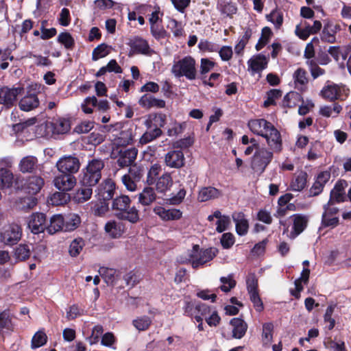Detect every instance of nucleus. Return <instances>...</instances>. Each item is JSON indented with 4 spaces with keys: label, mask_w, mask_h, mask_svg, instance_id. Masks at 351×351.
I'll use <instances>...</instances> for the list:
<instances>
[{
    "label": "nucleus",
    "mask_w": 351,
    "mask_h": 351,
    "mask_svg": "<svg viewBox=\"0 0 351 351\" xmlns=\"http://www.w3.org/2000/svg\"><path fill=\"white\" fill-rule=\"evenodd\" d=\"M105 230L110 237L118 238L123 232L124 228L121 223L110 221L105 225Z\"/></svg>",
    "instance_id": "38"
},
{
    "label": "nucleus",
    "mask_w": 351,
    "mask_h": 351,
    "mask_svg": "<svg viewBox=\"0 0 351 351\" xmlns=\"http://www.w3.org/2000/svg\"><path fill=\"white\" fill-rule=\"evenodd\" d=\"M232 219L236 226V231L239 235L243 236L247 234L248 231V221L243 213H234Z\"/></svg>",
    "instance_id": "26"
},
{
    "label": "nucleus",
    "mask_w": 351,
    "mask_h": 351,
    "mask_svg": "<svg viewBox=\"0 0 351 351\" xmlns=\"http://www.w3.org/2000/svg\"><path fill=\"white\" fill-rule=\"evenodd\" d=\"M274 325L272 323H265L263 326V341L265 343H269L271 341L273 338Z\"/></svg>",
    "instance_id": "60"
},
{
    "label": "nucleus",
    "mask_w": 351,
    "mask_h": 351,
    "mask_svg": "<svg viewBox=\"0 0 351 351\" xmlns=\"http://www.w3.org/2000/svg\"><path fill=\"white\" fill-rule=\"evenodd\" d=\"M23 88L21 87L9 88L4 86L0 88V104L6 108H11L16 101L17 96L21 93Z\"/></svg>",
    "instance_id": "11"
},
{
    "label": "nucleus",
    "mask_w": 351,
    "mask_h": 351,
    "mask_svg": "<svg viewBox=\"0 0 351 351\" xmlns=\"http://www.w3.org/2000/svg\"><path fill=\"white\" fill-rule=\"evenodd\" d=\"M47 337L44 331L38 330L32 339V348H37L43 346L47 342Z\"/></svg>",
    "instance_id": "54"
},
{
    "label": "nucleus",
    "mask_w": 351,
    "mask_h": 351,
    "mask_svg": "<svg viewBox=\"0 0 351 351\" xmlns=\"http://www.w3.org/2000/svg\"><path fill=\"white\" fill-rule=\"evenodd\" d=\"M56 167L61 173L73 174L78 171L80 162L77 158L65 156L60 158L56 162Z\"/></svg>",
    "instance_id": "10"
},
{
    "label": "nucleus",
    "mask_w": 351,
    "mask_h": 351,
    "mask_svg": "<svg viewBox=\"0 0 351 351\" xmlns=\"http://www.w3.org/2000/svg\"><path fill=\"white\" fill-rule=\"evenodd\" d=\"M165 163L169 168L180 169L185 165V157L181 150H171L165 156Z\"/></svg>",
    "instance_id": "13"
},
{
    "label": "nucleus",
    "mask_w": 351,
    "mask_h": 351,
    "mask_svg": "<svg viewBox=\"0 0 351 351\" xmlns=\"http://www.w3.org/2000/svg\"><path fill=\"white\" fill-rule=\"evenodd\" d=\"M64 231L69 232L75 230L80 223V217L75 213H69L64 217Z\"/></svg>",
    "instance_id": "40"
},
{
    "label": "nucleus",
    "mask_w": 351,
    "mask_h": 351,
    "mask_svg": "<svg viewBox=\"0 0 351 351\" xmlns=\"http://www.w3.org/2000/svg\"><path fill=\"white\" fill-rule=\"evenodd\" d=\"M47 126L51 130L53 134H56L67 133L71 128L69 121L62 118L53 120L47 124Z\"/></svg>",
    "instance_id": "22"
},
{
    "label": "nucleus",
    "mask_w": 351,
    "mask_h": 351,
    "mask_svg": "<svg viewBox=\"0 0 351 351\" xmlns=\"http://www.w3.org/2000/svg\"><path fill=\"white\" fill-rule=\"evenodd\" d=\"M330 178V173L329 171H322L319 173L313 186L310 189V193L313 196L318 195L322 193L325 184L328 182Z\"/></svg>",
    "instance_id": "17"
},
{
    "label": "nucleus",
    "mask_w": 351,
    "mask_h": 351,
    "mask_svg": "<svg viewBox=\"0 0 351 351\" xmlns=\"http://www.w3.org/2000/svg\"><path fill=\"white\" fill-rule=\"evenodd\" d=\"M121 182L126 189L129 191L133 192L138 189V184L139 182L134 181V180H133V178H132L128 174H125L122 176Z\"/></svg>",
    "instance_id": "61"
},
{
    "label": "nucleus",
    "mask_w": 351,
    "mask_h": 351,
    "mask_svg": "<svg viewBox=\"0 0 351 351\" xmlns=\"http://www.w3.org/2000/svg\"><path fill=\"white\" fill-rule=\"evenodd\" d=\"M342 110L341 106L335 104L333 108L329 106H324L320 108L319 113L324 117H337Z\"/></svg>",
    "instance_id": "47"
},
{
    "label": "nucleus",
    "mask_w": 351,
    "mask_h": 351,
    "mask_svg": "<svg viewBox=\"0 0 351 351\" xmlns=\"http://www.w3.org/2000/svg\"><path fill=\"white\" fill-rule=\"evenodd\" d=\"M273 158V152L266 148H258L251 162L252 170L258 175H261Z\"/></svg>",
    "instance_id": "6"
},
{
    "label": "nucleus",
    "mask_w": 351,
    "mask_h": 351,
    "mask_svg": "<svg viewBox=\"0 0 351 351\" xmlns=\"http://www.w3.org/2000/svg\"><path fill=\"white\" fill-rule=\"evenodd\" d=\"M221 196V192L213 186L202 187L198 193L197 199L199 202H204L211 199H217Z\"/></svg>",
    "instance_id": "28"
},
{
    "label": "nucleus",
    "mask_w": 351,
    "mask_h": 351,
    "mask_svg": "<svg viewBox=\"0 0 351 351\" xmlns=\"http://www.w3.org/2000/svg\"><path fill=\"white\" fill-rule=\"evenodd\" d=\"M93 187L80 185V187L73 194V201L76 203H84L90 199L93 194Z\"/></svg>",
    "instance_id": "31"
},
{
    "label": "nucleus",
    "mask_w": 351,
    "mask_h": 351,
    "mask_svg": "<svg viewBox=\"0 0 351 351\" xmlns=\"http://www.w3.org/2000/svg\"><path fill=\"white\" fill-rule=\"evenodd\" d=\"M335 308V305L328 306L324 315V322L328 324L326 327L328 330H332L335 325V320L332 317Z\"/></svg>",
    "instance_id": "62"
},
{
    "label": "nucleus",
    "mask_w": 351,
    "mask_h": 351,
    "mask_svg": "<svg viewBox=\"0 0 351 351\" xmlns=\"http://www.w3.org/2000/svg\"><path fill=\"white\" fill-rule=\"evenodd\" d=\"M171 71L176 77H184L189 80H194L197 75L196 61L191 56H184L174 61Z\"/></svg>",
    "instance_id": "3"
},
{
    "label": "nucleus",
    "mask_w": 351,
    "mask_h": 351,
    "mask_svg": "<svg viewBox=\"0 0 351 351\" xmlns=\"http://www.w3.org/2000/svg\"><path fill=\"white\" fill-rule=\"evenodd\" d=\"M58 40L66 49H72L74 46V40L69 32H62L58 36Z\"/></svg>",
    "instance_id": "59"
},
{
    "label": "nucleus",
    "mask_w": 351,
    "mask_h": 351,
    "mask_svg": "<svg viewBox=\"0 0 351 351\" xmlns=\"http://www.w3.org/2000/svg\"><path fill=\"white\" fill-rule=\"evenodd\" d=\"M308 174L305 171H300L294 174L290 184V188L294 191H301L306 186Z\"/></svg>",
    "instance_id": "27"
},
{
    "label": "nucleus",
    "mask_w": 351,
    "mask_h": 351,
    "mask_svg": "<svg viewBox=\"0 0 351 351\" xmlns=\"http://www.w3.org/2000/svg\"><path fill=\"white\" fill-rule=\"evenodd\" d=\"M69 199L68 194L62 192H56L51 195L50 202L53 205L59 206L66 203Z\"/></svg>",
    "instance_id": "57"
},
{
    "label": "nucleus",
    "mask_w": 351,
    "mask_h": 351,
    "mask_svg": "<svg viewBox=\"0 0 351 351\" xmlns=\"http://www.w3.org/2000/svg\"><path fill=\"white\" fill-rule=\"evenodd\" d=\"M104 162L101 159L90 160L86 168L79 175V183L82 186H95L101 178Z\"/></svg>",
    "instance_id": "2"
},
{
    "label": "nucleus",
    "mask_w": 351,
    "mask_h": 351,
    "mask_svg": "<svg viewBox=\"0 0 351 351\" xmlns=\"http://www.w3.org/2000/svg\"><path fill=\"white\" fill-rule=\"evenodd\" d=\"M268 62V58L263 54H258L251 58L248 62V66L252 73L261 71L266 68Z\"/></svg>",
    "instance_id": "23"
},
{
    "label": "nucleus",
    "mask_w": 351,
    "mask_h": 351,
    "mask_svg": "<svg viewBox=\"0 0 351 351\" xmlns=\"http://www.w3.org/2000/svg\"><path fill=\"white\" fill-rule=\"evenodd\" d=\"M144 173L145 170L143 167L134 165L130 167L127 174L133 178L134 181H137L140 183Z\"/></svg>",
    "instance_id": "55"
},
{
    "label": "nucleus",
    "mask_w": 351,
    "mask_h": 351,
    "mask_svg": "<svg viewBox=\"0 0 351 351\" xmlns=\"http://www.w3.org/2000/svg\"><path fill=\"white\" fill-rule=\"evenodd\" d=\"M13 180L14 176L10 170L4 168L0 169V189L11 187Z\"/></svg>",
    "instance_id": "41"
},
{
    "label": "nucleus",
    "mask_w": 351,
    "mask_h": 351,
    "mask_svg": "<svg viewBox=\"0 0 351 351\" xmlns=\"http://www.w3.org/2000/svg\"><path fill=\"white\" fill-rule=\"evenodd\" d=\"M110 53V47L104 43L98 45L93 51L92 59L94 61L108 56Z\"/></svg>",
    "instance_id": "50"
},
{
    "label": "nucleus",
    "mask_w": 351,
    "mask_h": 351,
    "mask_svg": "<svg viewBox=\"0 0 351 351\" xmlns=\"http://www.w3.org/2000/svg\"><path fill=\"white\" fill-rule=\"evenodd\" d=\"M152 320L146 315L138 317L132 321L134 328L138 331L147 330L152 324Z\"/></svg>",
    "instance_id": "43"
},
{
    "label": "nucleus",
    "mask_w": 351,
    "mask_h": 351,
    "mask_svg": "<svg viewBox=\"0 0 351 351\" xmlns=\"http://www.w3.org/2000/svg\"><path fill=\"white\" fill-rule=\"evenodd\" d=\"M219 280L221 285L219 289L225 293L229 292L232 289L235 287L237 284L233 278L232 274H229L227 277H221Z\"/></svg>",
    "instance_id": "51"
},
{
    "label": "nucleus",
    "mask_w": 351,
    "mask_h": 351,
    "mask_svg": "<svg viewBox=\"0 0 351 351\" xmlns=\"http://www.w3.org/2000/svg\"><path fill=\"white\" fill-rule=\"evenodd\" d=\"M266 19L274 25L276 29H280L283 23V14L276 9L273 10L269 14H267Z\"/></svg>",
    "instance_id": "46"
},
{
    "label": "nucleus",
    "mask_w": 351,
    "mask_h": 351,
    "mask_svg": "<svg viewBox=\"0 0 351 351\" xmlns=\"http://www.w3.org/2000/svg\"><path fill=\"white\" fill-rule=\"evenodd\" d=\"M22 229L16 223L4 226L0 230V242L5 245H14L21 239Z\"/></svg>",
    "instance_id": "7"
},
{
    "label": "nucleus",
    "mask_w": 351,
    "mask_h": 351,
    "mask_svg": "<svg viewBox=\"0 0 351 351\" xmlns=\"http://www.w3.org/2000/svg\"><path fill=\"white\" fill-rule=\"evenodd\" d=\"M293 220V230L294 236H298L304 231L307 226L308 217L305 215L296 214L291 216Z\"/></svg>",
    "instance_id": "33"
},
{
    "label": "nucleus",
    "mask_w": 351,
    "mask_h": 351,
    "mask_svg": "<svg viewBox=\"0 0 351 351\" xmlns=\"http://www.w3.org/2000/svg\"><path fill=\"white\" fill-rule=\"evenodd\" d=\"M44 184V180L40 176H33L27 180L25 189L28 193L35 195L41 190Z\"/></svg>",
    "instance_id": "25"
},
{
    "label": "nucleus",
    "mask_w": 351,
    "mask_h": 351,
    "mask_svg": "<svg viewBox=\"0 0 351 351\" xmlns=\"http://www.w3.org/2000/svg\"><path fill=\"white\" fill-rule=\"evenodd\" d=\"M216 63L208 58H202L200 60L199 74L202 79H204L206 75L212 71L215 66Z\"/></svg>",
    "instance_id": "52"
},
{
    "label": "nucleus",
    "mask_w": 351,
    "mask_h": 351,
    "mask_svg": "<svg viewBox=\"0 0 351 351\" xmlns=\"http://www.w3.org/2000/svg\"><path fill=\"white\" fill-rule=\"evenodd\" d=\"M247 125L254 134L264 137L274 152H281V136L272 123L264 119H256L250 120Z\"/></svg>",
    "instance_id": "1"
},
{
    "label": "nucleus",
    "mask_w": 351,
    "mask_h": 351,
    "mask_svg": "<svg viewBox=\"0 0 351 351\" xmlns=\"http://www.w3.org/2000/svg\"><path fill=\"white\" fill-rule=\"evenodd\" d=\"M131 200L127 195H123L115 198L112 204V209L119 213L117 216L121 219L135 223L139 220L138 211L134 207H130Z\"/></svg>",
    "instance_id": "4"
},
{
    "label": "nucleus",
    "mask_w": 351,
    "mask_h": 351,
    "mask_svg": "<svg viewBox=\"0 0 351 351\" xmlns=\"http://www.w3.org/2000/svg\"><path fill=\"white\" fill-rule=\"evenodd\" d=\"M138 150L136 148L121 150L117 161L118 165L121 168L132 165L136 158Z\"/></svg>",
    "instance_id": "16"
},
{
    "label": "nucleus",
    "mask_w": 351,
    "mask_h": 351,
    "mask_svg": "<svg viewBox=\"0 0 351 351\" xmlns=\"http://www.w3.org/2000/svg\"><path fill=\"white\" fill-rule=\"evenodd\" d=\"M341 30V26L339 24H334L331 22H327L322 29L321 39L322 41L328 43H335L337 41L336 34Z\"/></svg>",
    "instance_id": "14"
},
{
    "label": "nucleus",
    "mask_w": 351,
    "mask_h": 351,
    "mask_svg": "<svg viewBox=\"0 0 351 351\" xmlns=\"http://www.w3.org/2000/svg\"><path fill=\"white\" fill-rule=\"evenodd\" d=\"M167 116L162 113L149 114L144 122L147 129H161L166 124Z\"/></svg>",
    "instance_id": "21"
},
{
    "label": "nucleus",
    "mask_w": 351,
    "mask_h": 351,
    "mask_svg": "<svg viewBox=\"0 0 351 351\" xmlns=\"http://www.w3.org/2000/svg\"><path fill=\"white\" fill-rule=\"evenodd\" d=\"M156 199V194L152 187H145L138 194V202L143 206H149Z\"/></svg>",
    "instance_id": "36"
},
{
    "label": "nucleus",
    "mask_w": 351,
    "mask_h": 351,
    "mask_svg": "<svg viewBox=\"0 0 351 351\" xmlns=\"http://www.w3.org/2000/svg\"><path fill=\"white\" fill-rule=\"evenodd\" d=\"M162 134V131L161 129H147V130L140 138L139 143L141 145H145L160 137Z\"/></svg>",
    "instance_id": "39"
},
{
    "label": "nucleus",
    "mask_w": 351,
    "mask_h": 351,
    "mask_svg": "<svg viewBox=\"0 0 351 351\" xmlns=\"http://www.w3.org/2000/svg\"><path fill=\"white\" fill-rule=\"evenodd\" d=\"M133 52L150 56L153 51L150 49L147 40L141 38H134L130 43Z\"/></svg>",
    "instance_id": "24"
},
{
    "label": "nucleus",
    "mask_w": 351,
    "mask_h": 351,
    "mask_svg": "<svg viewBox=\"0 0 351 351\" xmlns=\"http://www.w3.org/2000/svg\"><path fill=\"white\" fill-rule=\"evenodd\" d=\"M306 64L308 66L311 75L314 79H316L325 73L324 69L320 68L313 60H308Z\"/></svg>",
    "instance_id": "63"
},
{
    "label": "nucleus",
    "mask_w": 351,
    "mask_h": 351,
    "mask_svg": "<svg viewBox=\"0 0 351 351\" xmlns=\"http://www.w3.org/2000/svg\"><path fill=\"white\" fill-rule=\"evenodd\" d=\"M232 326V337L235 339L242 338L247 329V325L244 320L240 318H233L230 320Z\"/></svg>",
    "instance_id": "30"
},
{
    "label": "nucleus",
    "mask_w": 351,
    "mask_h": 351,
    "mask_svg": "<svg viewBox=\"0 0 351 351\" xmlns=\"http://www.w3.org/2000/svg\"><path fill=\"white\" fill-rule=\"evenodd\" d=\"M14 255L19 261H24L30 256V250L27 245H19L15 250Z\"/></svg>",
    "instance_id": "58"
},
{
    "label": "nucleus",
    "mask_w": 351,
    "mask_h": 351,
    "mask_svg": "<svg viewBox=\"0 0 351 351\" xmlns=\"http://www.w3.org/2000/svg\"><path fill=\"white\" fill-rule=\"evenodd\" d=\"M99 273L108 285H112L114 282L117 273L115 269L102 267L99 268Z\"/></svg>",
    "instance_id": "48"
},
{
    "label": "nucleus",
    "mask_w": 351,
    "mask_h": 351,
    "mask_svg": "<svg viewBox=\"0 0 351 351\" xmlns=\"http://www.w3.org/2000/svg\"><path fill=\"white\" fill-rule=\"evenodd\" d=\"M114 190L115 184L113 181L111 180H106L99 186L97 195L99 199L105 202L113 197Z\"/></svg>",
    "instance_id": "20"
},
{
    "label": "nucleus",
    "mask_w": 351,
    "mask_h": 351,
    "mask_svg": "<svg viewBox=\"0 0 351 351\" xmlns=\"http://www.w3.org/2000/svg\"><path fill=\"white\" fill-rule=\"evenodd\" d=\"M167 27L171 30L173 35L176 37L181 36L183 34L182 24L175 19H171L169 21Z\"/></svg>",
    "instance_id": "64"
},
{
    "label": "nucleus",
    "mask_w": 351,
    "mask_h": 351,
    "mask_svg": "<svg viewBox=\"0 0 351 351\" xmlns=\"http://www.w3.org/2000/svg\"><path fill=\"white\" fill-rule=\"evenodd\" d=\"M173 184V180L169 173L162 174L156 181V188L159 193H165L170 189Z\"/></svg>",
    "instance_id": "37"
},
{
    "label": "nucleus",
    "mask_w": 351,
    "mask_h": 351,
    "mask_svg": "<svg viewBox=\"0 0 351 351\" xmlns=\"http://www.w3.org/2000/svg\"><path fill=\"white\" fill-rule=\"evenodd\" d=\"M200 51L204 52H217L219 49V46L213 42L207 40H201L198 44Z\"/></svg>",
    "instance_id": "56"
},
{
    "label": "nucleus",
    "mask_w": 351,
    "mask_h": 351,
    "mask_svg": "<svg viewBox=\"0 0 351 351\" xmlns=\"http://www.w3.org/2000/svg\"><path fill=\"white\" fill-rule=\"evenodd\" d=\"M349 95V89L345 86L336 84H328L321 90V95L330 101L335 100L344 101Z\"/></svg>",
    "instance_id": "8"
},
{
    "label": "nucleus",
    "mask_w": 351,
    "mask_h": 351,
    "mask_svg": "<svg viewBox=\"0 0 351 351\" xmlns=\"http://www.w3.org/2000/svg\"><path fill=\"white\" fill-rule=\"evenodd\" d=\"M85 245V242L82 238L73 239L69 245V252L73 257L77 256Z\"/></svg>",
    "instance_id": "44"
},
{
    "label": "nucleus",
    "mask_w": 351,
    "mask_h": 351,
    "mask_svg": "<svg viewBox=\"0 0 351 351\" xmlns=\"http://www.w3.org/2000/svg\"><path fill=\"white\" fill-rule=\"evenodd\" d=\"M217 253V250L215 248L200 249L198 245H195L189 251L188 257L182 261V263H190L193 269H197L212 261Z\"/></svg>",
    "instance_id": "5"
},
{
    "label": "nucleus",
    "mask_w": 351,
    "mask_h": 351,
    "mask_svg": "<svg viewBox=\"0 0 351 351\" xmlns=\"http://www.w3.org/2000/svg\"><path fill=\"white\" fill-rule=\"evenodd\" d=\"M139 105L145 109L152 108H162L165 107V101L161 99H157L150 94L143 95L138 101Z\"/></svg>",
    "instance_id": "19"
},
{
    "label": "nucleus",
    "mask_w": 351,
    "mask_h": 351,
    "mask_svg": "<svg viewBox=\"0 0 351 351\" xmlns=\"http://www.w3.org/2000/svg\"><path fill=\"white\" fill-rule=\"evenodd\" d=\"M64 219L62 215H53L50 219L49 224L46 226V230L51 234H55L60 230L64 231Z\"/></svg>",
    "instance_id": "34"
},
{
    "label": "nucleus",
    "mask_w": 351,
    "mask_h": 351,
    "mask_svg": "<svg viewBox=\"0 0 351 351\" xmlns=\"http://www.w3.org/2000/svg\"><path fill=\"white\" fill-rule=\"evenodd\" d=\"M77 182L74 176L70 173H63L56 176L53 179L56 188L62 191H69L74 188Z\"/></svg>",
    "instance_id": "12"
},
{
    "label": "nucleus",
    "mask_w": 351,
    "mask_h": 351,
    "mask_svg": "<svg viewBox=\"0 0 351 351\" xmlns=\"http://www.w3.org/2000/svg\"><path fill=\"white\" fill-rule=\"evenodd\" d=\"M46 216L43 213H34L31 215L28 227L34 234L43 232L46 230Z\"/></svg>",
    "instance_id": "15"
},
{
    "label": "nucleus",
    "mask_w": 351,
    "mask_h": 351,
    "mask_svg": "<svg viewBox=\"0 0 351 351\" xmlns=\"http://www.w3.org/2000/svg\"><path fill=\"white\" fill-rule=\"evenodd\" d=\"M300 98V95L298 93L290 92L284 97L282 106L287 108H293L297 105V101Z\"/></svg>",
    "instance_id": "53"
},
{
    "label": "nucleus",
    "mask_w": 351,
    "mask_h": 351,
    "mask_svg": "<svg viewBox=\"0 0 351 351\" xmlns=\"http://www.w3.org/2000/svg\"><path fill=\"white\" fill-rule=\"evenodd\" d=\"M272 32L269 27H265L262 29L261 36L256 43L255 48L257 51H260L263 47H265L269 42Z\"/></svg>",
    "instance_id": "49"
},
{
    "label": "nucleus",
    "mask_w": 351,
    "mask_h": 351,
    "mask_svg": "<svg viewBox=\"0 0 351 351\" xmlns=\"http://www.w3.org/2000/svg\"><path fill=\"white\" fill-rule=\"evenodd\" d=\"M37 164L38 160L35 156H27L21 160L19 169L22 173H31L36 169Z\"/></svg>",
    "instance_id": "32"
},
{
    "label": "nucleus",
    "mask_w": 351,
    "mask_h": 351,
    "mask_svg": "<svg viewBox=\"0 0 351 351\" xmlns=\"http://www.w3.org/2000/svg\"><path fill=\"white\" fill-rule=\"evenodd\" d=\"M252 35V31L250 28H247L243 35L239 39V42L234 47V51L237 54H241L244 49L245 45L248 43Z\"/></svg>",
    "instance_id": "45"
},
{
    "label": "nucleus",
    "mask_w": 351,
    "mask_h": 351,
    "mask_svg": "<svg viewBox=\"0 0 351 351\" xmlns=\"http://www.w3.org/2000/svg\"><path fill=\"white\" fill-rule=\"evenodd\" d=\"M40 86L38 84H31L29 86V90L19 101V108L21 110L29 112L38 107L40 101L38 96L35 93H32L31 90H39Z\"/></svg>",
    "instance_id": "9"
},
{
    "label": "nucleus",
    "mask_w": 351,
    "mask_h": 351,
    "mask_svg": "<svg viewBox=\"0 0 351 351\" xmlns=\"http://www.w3.org/2000/svg\"><path fill=\"white\" fill-rule=\"evenodd\" d=\"M154 212L163 221L178 220L182 217V215L178 209H165L162 206L155 207Z\"/></svg>",
    "instance_id": "18"
},
{
    "label": "nucleus",
    "mask_w": 351,
    "mask_h": 351,
    "mask_svg": "<svg viewBox=\"0 0 351 351\" xmlns=\"http://www.w3.org/2000/svg\"><path fill=\"white\" fill-rule=\"evenodd\" d=\"M199 302L186 301L184 303V313L190 317H193L197 322H202L201 315L197 314Z\"/></svg>",
    "instance_id": "42"
},
{
    "label": "nucleus",
    "mask_w": 351,
    "mask_h": 351,
    "mask_svg": "<svg viewBox=\"0 0 351 351\" xmlns=\"http://www.w3.org/2000/svg\"><path fill=\"white\" fill-rule=\"evenodd\" d=\"M348 186L346 181H338L330 192V202H341L345 198V189Z\"/></svg>",
    "instance_id": "29"
},
{
    "label": "nucleus",
    "mask_w": 351,
    "mask_h": 351,
    "mask_svg": "<svg viewBox=\"0 0 351 351\" xmlns=\"http://www.w3.org/2000/svg\"><path fill=\"white\" fill-rule=\"evenodd\" d=\"M306 75V71L301 68L298 69L293 73L295 88L300 91L306 89L308 82Z\"/></svg>",
    "instance_id": "35"
}]
</instances>
